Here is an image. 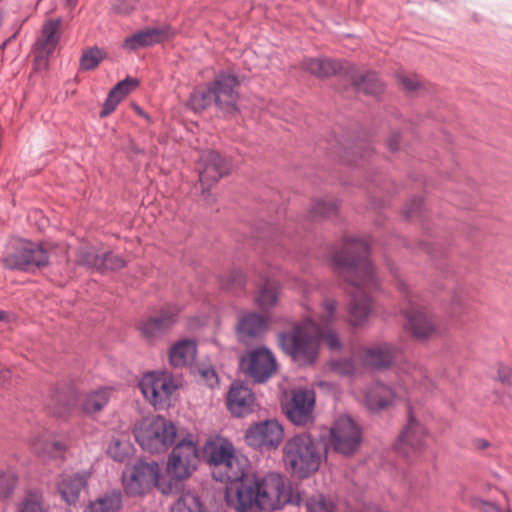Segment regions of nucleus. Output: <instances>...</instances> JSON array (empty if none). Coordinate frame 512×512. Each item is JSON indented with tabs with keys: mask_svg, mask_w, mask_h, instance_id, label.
<instances>
[{
	"mask_svg": "<svg viewBox=\"0 0 512 512\" xmlns=\"http://www.w3.org/2000/svg\"><path fill=\"white\" fill-rule=\"evenodd\" d=\"M246 462L245 458L239 457L234 453L217 469H212V475L218 481L229 482L227 486L243 484L246 482V479H243L245 476Z\"/></svg>",
	"mask_w": 512,
	"mask_h": 512,
	"instance_id": "nucleus-24",
	"label": "nucleus"
},
{
	"mask_svg": "<svg viewBox=\"0 0 512 512\" xmlns=\"http://www.w3.org/2000/svg\"><path fill=\"white\" fill-rule=\"evenodd\" d=\"M303 67L319 78L330 77L344 71L349 75L355 88L366 94H378L383 90V84L375 73L367 72L355 75L354 67L348 62L341 63L327 58H309L304 61Z\"/></svg>",
	"mask_w": 512,
	"mask_h": 512,
	"instance_id": "nucleus-5",
	"label": "nucleus"
},
{
	"mask_svg": "<svg viewBox=\"0 0 512 512\" xmlns=\"http://www.w3.org/2000/svg\"><path fill=\"white\" fill-rule=\"evenodd\" d=\"M199 450L192 439L185 438L178 442L169 456L167 472L176 479L188 478L199 464Z\"/></svg>",
	"mask_w": 512,
	"mask_h": 512,
	"instance_id": "nucleus-11",
	"label": "nucleus"
},
{
	"mask_svg": "<svg viewBox=\"0 0 512 512\" xmlns=\"http://www.w3.org/2000/svg\"><path fill=\"white\" fill-rule=\"evenodd\" d=\"M412 215V211L407 212V216L410 217Z\"/></svg>",
	"mask_w": 512,
	"mask_h": 512,
	"instance_id": "nucleus-60",
	"label": "nucleus"
},
{
	"mask_svg": "<svg viewBox=\"0 0 512 512\" xmlns=\"http://www.w3.org/2000/svg\"><path fill=\"white\" fill-rule=\"evenodd\" d=\"M482 511L483 512H510L509 509L500 508L499 506L495 505L494 503H483L482 505Z\"/></svg>",
	"mask_w": 512,
	"mask_h": 512,
	"instance_id": "nucleus-52",
	"label": "nucleus"
},
{
	"mask_svg": "<svg viewBox=\"0 0 512 512\" xmlns=\"http://www.w3.org/2000/svg\"><path fill=\"white\" fill-rule=\"evenodd\" d=\"M315 394L309 389H295L285 406L289 420L295 425H306L313 419Z\"/></svg>",
	"mask_w": 512,
	"mask_h": 512,
	"instance_id": "nucleus-17",
	"label": "nucleus"
},
{
	"mask_svg": "<svg viewBox=\"0 0 512 512\" xmlns=\"http://www.w3.org/2000/svg\"><path fill=\"white\" fill-rule=\"evenodd\" d=\"M197 354L196 342L182 339L174 343L168 353L169 364L174 368H183L193 363Z\"/></svg>",
	"mask_w": 512,
	"mask_h": 512,
	"instance_id": "nucleus-26",
	"label": "nucleus"
},
{
	"mask_svg": "<svg viewBox=\"0 0 512 512\" xmlns=\"http://www.w3.org/2000/svg\"><path fill=\"white\" fill-rule=\"evenodd\" d=\"M138 81L133 78H126L115 85V87L109 92L108 97L103 105L100 112L101 117H106L111 114L120 103V101L128 95L136 86Z\"/></svg>",
	"mask_w": 512,
	"mask_h": 512,
	"instance_id": "nucleus-30",
	"label": "nucleus"
},
{
	"mask_svg": "<svg viewBox=\"0 0 512 512\" xmlns=\"http://www.w3.org/2000/svg\"><path fill=\"white\" fill-rule=\"evenodd\" d=\"M398 352V349L389 343L374 345L361 349L357 358L362 366L381 370L389 367Z\"/></svg>",
	"mask_w": 512,
	"mask_h": 512,
	"instance_id": "nucleus-19",
	"label": "nucleus"
},
{
	"mask_svg": "<svg viewBox=\"0 0 512 512\" xmlns=\"http://www.w3.org/2000/svg\"><path fill=\"white\" fill-rule=\"evenodd\" d=\"M407 328L418 339H426L436 333L433 318L423 310L411 309L405 313Z\"/></svg>",
	"mask_w": 512,
	"mask_h": 512,
	"instance_id": "nucleus-25",
	"label": "nucleus"
},
{
	"mask_svg": "<svg viewBox=\"0 0 512 512\" xmlns=\"http://www.w3.org/2000/svg\"><path fill=\"white\" fill-rule=\"evenodd\" d=\"M409 376L401 379V382L392 385L376 381L363 392L364 405L372 412H380L394 407L402 402L409 401L407 385Z\"/></svg>",
	"mask_w": 512,
	"mask_h": 512,
	"instance_id": "nucleus-7",
	"label": "nucleus"
},
{
	"mask_svg": "<svg viewBox=\"0 0 512 512\" xmlns=\"http://www.w3.org/2000/svg\"><path fill=\"white\" fill-rule=\"evenodd\" d=\"M240 367L245 374L261 383L276 371V359L269 349L256 348L241 357Z\"/></svg>",
	"mask_w": 512,
	"mask_h": 512,
	"instance_id": "nucleus-14",
	"label": "nucleus"
},
{
	"mask_svg": "<svg viewBox=\"0 0 512 512\" xmlns=\"http://www.w3.org/2000/svg\"><path fill=\"white\" fill-rule=\"evenodd\" d=\"M104 58V52L98 48H90L83 52L80 59V68L88 71L99 65Z\"/></svg>",
	"mask_w": 512,
	"mask_h": 512,
	"instance_id": "nucleus-44",
	"label": "nucleus"
},
{
	"mask_svg": "<svg viewBox=\"0 0 512 512\" xmlns=\"http://www.w3.org/2000/svg\"><path fill=\"white\" fill-rule=\"evenodd\" d=\"M429 440L428 429L410 413L407 423L399 435L397 450L407 458H418L428 447Z\"/></svg>",
	"mask_w": 512,
	"mask_h": 512,
	"instance_id": "nucleus-12",
	"label": "nucleus"
},
{
	"mask_svg": "<svg viewBox=\"0 0 512 512\" xmlns=\"http://www.w3.org/2000/svg\"><path fill=\"white\" fill-rule=\"evenodd\" d=\"M307 512H334V503L323 495L310 498L306 503Z\"/></svg>",
	"mask_w": 512,
	"mask_h": 512,
	"instance_id": "nucleus-45",
	"label": "nucleus"
},
{
	"mask_svg": "<svg viewBox=\"0 0 512 512\" xmlns=\"http://www.w3.org/2000/svg\"><path fill=\"white\" fill-rule=\"evenodd\" d=\"M101 260L103 261L101 269L99 270L101 272L118 270L123 268L126 264V261L121 256L115 255L111 252L101 254Z\"/></svg>",
	"mask_w": 512,
	"mask_h": 512,
	"instance_id": "nucleus-47",
	"label": "nucleus"
},
{
	"mask_svg": "<svg viewBox=\"0 0 512 512\" xmlns=\"http://www.w3.org/2000/svg\"><path fill=\"white\" fill-rule=\"evenodd\" d=\"M337 212V204L332 199H321L314 203L312 213L317 217H331Z\"/></svg>",
	"mask_w": 512,
	"mask_h": 512,
	"instance_id": "nucleus-46",
	"label": "nucleus"
},
{
	"mask_svg": "<svg viewBox=\"0 0 512 512\" xmlns=\"http://www.w3.org/2000/svg\"><path fill=\"white\" fill-rule=\"evenodd\" d=\"M323 457L320 443L308 433L294 435L283 447L286 468L299 478H307L317 472Z\"/></svg>",
	"mask_w": 512,
	"mask_h": 512,
	"instance_id": "nucleus-4",
	"label": "nucleus"
},
{
	"mask_svg": "<svg viewBox=\"0 0 512 512\" xmlns=\"http://www.w3.org/2000/svg\"><path fill=\"white\" fill-rule=\"evenodd\" d=\"M204 453L209 465L217 469L235 453V449L230 441L218 438L206 443Z\"/></svg>",
	"mask_w": 512,
	"mask_h": 512,
	"instance_id": "nucleus-29",
	"label": "nucleus"
},
{
	"mask_svg": "<svg viewBox=\"0 0 512 512\" xmlns=\"http://www.w3.org/2000/svg\"><path fill=\"white\" fill-rule=\"evenodd\" d=\"M77 262L88 268L100 270L103 261L94 247H81L77 252Z\"/></svg>",
	"mask_w": 512,
	"mask_h": 512,
	"instance_id": "nucleus-40",
	"label": "nucleus"
},
{
	"mask_svg": "<svg viewBox=\"0 0 512 512\" xmlns=\"http://www.w3.org/2000/svg\"><path fill=\"white\" fill-rule=\"evenodd\" d=\"M246 281L245 276L240 270H232L227 274V279L223 285L227 288L240 287Z\"/></svg>",
	"mask_w": 512,
	"mask_h": 512,
	"instance_id": "nucleus-50",
	"label": "nucleus"
},
{
	"mask_svg": "<svg viewBox=\"0 0 512 512\" xmlns=\"http://www.w3.org/2000/svg\"><path fill=\"white\" fill-rule=\"evenodd\" d=\"M111 390L100 388L86 393L81 400V408L86 414H94L101 411L110 400Z\"/></svg>",
	"mask_w": 512,
	"mask_h": 512,
	"instance_id": "nucleus-33",
	"label": "nucleus"
},
{
	"mask_svg": "<svg viewBox=\"0 0 512 512\" xmlns=\"http://www.w3.org/2000/svg\"><path fill=\"white\" fill-rule=\"evenodd\" d=\"M12 377V372L9 369L0 368V385H6Z\"/></svg>",
	"mask_w": 512,
	"mask_h": 512,
	"instance_id": "nucleus-53",
	"label": "nucleus"
},
{
	"mask_svg": "<svg viewBox=\"0 0 512 512\" xmlns=\"http://www.w3.org/2000/svg\"><path fill=\"white\" fill-rule=\"evenodd\" d=\"M4 319V312L0 311V320Z\"/></svg>",
	"mask_w": 512,
	"mask_h": 512,
	"instance_id": "nucleus-59",
	"label": "nucleus"
},
{
	"mask_svg": "<svg viewBox=\"0 0 512 512\" xmlns=\"http://www.w3.org/2000/svg\"><path fill=\"white\" fill-rule=\"evenodd\" d=\"M180 307L177 305H169L163 309L159 316L151 317L143 320L139 324L141 334L147 340H154L162 333L169 329L177 320Z\"/></svg>",
	"mask_w": 512,
	"mask_h": 512,
	"instance_id": "nucleus-20",
	"label": "nucleus"
},
{
	"mask_svg": "<svg viewBox=\"0 0 512 512\" xmlns=\"http://www.w3.org/2000/svg\"><path fill=\"white\" fill-rule=\"evenodd\" d=\"M139 388L151 405L156 409H164L170 406L178 385L168 373L148 372L140 380Z\"/></svg>",
	"mask_w": 512,
	"mask_h": 512,
	"instance_id": "nucleus-9",
	"label": "nucleus"
},
{
	"mask_svg": "<svg viewBox=\"0 0 512 512\" xmlns=\"http://www.w3.org/2000/svg\"><path fill=\"white\" fill-rule=\"evenodd\" d=\"M277 301L278 288L266 279L259 287L256 303L262 310H269L277 304Z\"/></svg>",
	"mask_w": 512,
	"mask_h": 512,
	"instance_id": "nucleus-36",
	"label": "nucleus"
},
{
	"mask_svg": "<svg viewBox=\"0 0 512 512\" xmlns=\"http://www.w3.org/2000/svg\"><path fill=\"white\" fill-rule=\"evenodd\" d=\"M17 474L9 469L0 471V499H6L12 495L17 485Z\"/></svg>",
	"mask_w": 512,
	"mask_h": 512,
	"instance_id": "nucleus-42",
	"label": "nucleus"
},
{
	"mask_svg": "<svg viewBox=\"0 0 512 512\" xmlns=\"http://www.w3.org/2000/svg\"><path fill=\"white\" fill-rule=\"evenodd\" d=\"M29 445L35 453L43 456H54L65 448L61 442L54 440L52 433L46 429L34 431L29 439Z\"/></svg>",
	"mask_w": 512,
	"mask_h": 512,
	"instance_id": "nucleus-27",
	"label": "nucleus"
},
{
	"mask_svg": "<svg viewBox=\"0 0 512 512\" xmlns=\"http://www.w3.org/2000/svg\"><path fill=\"white\" fill-rule=\"evenodd\" d=\"M199 161V180L205 194L206 189L229 173L230 165L219 153L212 150L202 152Z\"/></svg>",
	"mask_w": 512,
	"mask_h": 512,
	"instance_id": "nucleus-18",
	"label": "nucleus"
},
{
	"mask_svg": "<svg viewBox=\"0 0 512 512\" xmlns=\"http://www.w3.org/2000/svg\"><path fill=\"white\" fill-rule=\"evenodd\" d=\"M135 439L151 454L165 452L175 441L176 427L162 416L142 421L135 429Z\"/></svg>",
	"mask_w": 512,
	"mask_h": 512,
	"instance_id": "nucleus-6",
	"label": "nucleus"
},
{
	"mask_svg": "<svg viewBox=\"0 0 512 512\" xmlns=\"http://www.w3.org/2000/svg\"><path fill=\"white\" fill-rule=\"evenodd\" d=\"M398 138H399V136H398V135H393V136L391 137V139L389 140L388 145H389V148H390L392 151L396 150V149H397V147H398Z\"/></svg>",
	"mask_w": 512,
	"mask_h": 512,
	"instance_id": "nucleus-54",
	"label": "nucleus"
},
{
	"mask_svg": "<svg viewBox=\"0 0 512 512\" xmlns=\"http://www.w3.org/2000/svg\"><path fill=\"white\" fill-rule=\"evenodd\" d=\"M368 255L367 240L347 238L342 249L332 257L339 274L351 285L349 317L353 326L363 325L368 320L371 314V299L368 294L379 285Z\"/></svg>",
	"mask_w": 512,
	"mask_h": 512,
	"instance_id": "nucleus-1",
	"label": "nucleus"
},
{
	"mask_svg": "<svg viewBox=\"0 0 512 512\" xmlns=\"http://www.w3.org/2000/svg\"><path fill=\"white\" fill-rule=\"evenodd\" d=\"M239 82L234 75L222 73L210 84L214 104L222 111L231 113L237 110Z\"/></svg>",
	"mask_w": 512,
	"mask_h": 512,
	"instance_id": "nucleus-16",
	"label": "nucleus"
},
{
	"mask_svg": "<svg viewBox=\"0 0 512 512\" xmlns=\"http://www.w3.org/2000/svg\"><path fill=\"white\" fill-rule=\"evenodd\" d=\"M398 79L407 92H413L419 87V81L415 76L399 75Z\"/></svg>",
	"mask_w": 512,
	"mask_h": 512,
	"instance_id": "nucleus-51",
	"label": "nucleus"
},
{
	"mask_svg": "<svg viewBox=\"0 0 512 512\" xmlns=\"http://www.w3.org/2000/svg\"><path fill=\"white\" fill-rule=\"evenodd\" d=\"M321 339L332 350L341 348L337 333L330 327H319L311 318H305L290 332L279 335V343L283 351L299 365H311L315 362Z\"/></svg>",
	"mask_w": 512,
	"mask_h": 512,
	"instance_id": "nucleus-3",
	"label": "nucleus"
},
{
	"mask_svg": "<svg viewBox=\"0 0 512 512\" xmlns=\"http://www.w3.org/2000/svg\"><path fill=\"white\" fill-rule=\"evenodd\" d=\"M496 369V379L503 385L509 387L508 396L512 404V367L499 363L497 364Z\"/></svg>",
	"mask_w": 512,
	"mask_h": 512,
	"instance_id": "nucleus-48",
	"label": "nucleus"
},
{
	"mask_svg": "<svg viewBox=\"0 0 512 512\" xmlns=\"http://www.w3.org/2000/svg\"><path fill=\"white\" fill-rule=\"evenodd\" d=\"M225 500L237 512L273 511L292 501L284 477L276 472L246 478L243 484L226 486Z\"/></svg>",
	"mask_w": 512,
	"mask_h": 512,
	"instance_id": "nucleus-2",
	"label": "nucleus"
},
{
	"mask_svg": "<svg viewBox=\"0 0 512 512\" xmlns=\"http://www.w3.org/2000/svg\"><path fill=\"white\" fill-rule=\"evenodd\" d=\"M74 404V396L72 392L62 393L56 392L51 398V408L57 416H63L69 408Z\"/></svg>",
	"mask_w": 512,
	"mask_h": 512,
	"instance_id": "nucleus-41",
	"label": "nucleus"
},
{
	"mask_svg": "<svg viewBox=\"0 0 512 512\" xmlns=\"http://www.w3.org/2000/svg\"><path fill=\"white\" fill-rule=\"evenodd\" d=\"M487 446H488V443L486 441H482L481 444H480L481 448H485Z\"/></svg>",
	"mask_w": 512,
	"mask_h": 512,
	"instance_id": "nucleus-58",
	"label": "nucleus"
},
{
	"mask_svg": "<svg viewBox=\"0 0 512 512\" xmlns=\"http://www.w3.org/2000/svg\"><path fill=\"white\" fill-rule=\"evenodd\" d=\"M133 447L125 435L113 436L107 444L106 453L116 462H126L131 454Z\"/></svg>",
	"mask_w": 512,
	"mask_h": 512,
	"instance_id": "nucleus-34",
	"label": "nucleus"
},
{
	"mask_svg": "<svg viewBox=\"0 0 512 512\" xmlns=\"http://www.w3.org/2000/svg\"><path fill=\"white\" fill-rule=\"evenodd\" d=\"M361 436L359 425L349 415H341L330 428L328 443L337 453L351 455L358 449Z\"/></svg>",
	"mask_w": 512,
	"mask_h": 512,
	"instance_id": "nucleus-10",
	"label": "nucleus"
},
{
	"mask_svg": "<svg viewBox=\"0 0 512 512\" xmlns=\"http://www.w3.org/2000/svg\"><path fill=\"white\" fill-rule=\"evenodd\" d=\"M171 512H205V509L197 495L186 492L173 504Z\"/></svg>",
	"mask_w": 512,
	"mask_h": 512,
	"instance_id": "nucleus-37",
	"label": "nucleus"
},
{
	"mask_svg": "<svg viewBox=\"0 0 512 512\" xmlns=\"http://www.w3.org/2000/svg\"><path fill=\"white\" fill-rule=\"evenodd\" d=\"M397 286L400 291L406 290V283L401 279L398 280Z\"/></svg>",
	"mask_w": 512,
	"mask_h": 512,
	"instance_id": "nucleus-55",
	"label": "nucleus"
},
{
	"mask_svg": "<svg viewBox=\"0 0 512 512\" xmlns=\"http://www.w3.org/2000/svg\"><path fill=\"white\" fill-rule=\"evenodd\" d=\"M299 286H300V288H302V286H303V292H304V293H306V292H307L306 286L304 285V283H303V282H299Z\"/></svg>",
	"mask_w": 512,
	"mask_h": 512,
	"instance_id": "nucleus-56",
	"label": "nucleus"
},
{
	"mask_svg": "<svg viewBox=\"0 0 512 512\" xmlns=\"http://www.w3.org/2000/svg\"><path fill=\"white\" fill-rule=\"evenodd\" d=\"M90 473L87 471L64 474L57 483V491L61 499L68 505H76L80 495L87 488Z\"/></svg>",
	"mask_w": 512,
	"mask_h": 512,
	"instance_id": "nucleus-21",
	"label": "nucleus"
},
{
	"mask_svg": "<svg viewBox=\"0 0 512 512\" xmlns=\"http://www.w3.org/2000/svg\"><path fill=\"white\" fill-rule=\"evenodd\" d=\"M200 381L210 388H214L219 383L216 371L212 367H203L199 369Z\"/></svg>",
	"mask_w": 512,
	"mask_h": 512,
	"instance_id": "nucleus-49",
	"label": "nucleus"
},
{
	"mask_svg": "<svg viewBox=\"0 0 512 512\" xmlns=\"http://www.w3.org/2000/svg\"><path fill=\"white\" fill-rule=\"evenodd\" d=\"M122 492L111 490L94 501H91L84 509V512H120L122 508Z\"/></svg>",
	"mask_w": 512,
	"mask_h": 512,
	"instance_id": "nucleus-31",
	"label": "nucleus"
},
{
	"mask_svg": "<svg viewBox=\"0 0 512 512\" xmlns=\"http://www.w3.org/2000/svg\"><path fill=\"white\" fill-rule=\"evenodd\" d=\"M267 328V321L257 313H247L240 317L237 324V333L241 339L254 337Z\"/></svg>",
	"mask_w": 512,
	"mask_h": 512,
	"instance_id": "nucleus-32",
	"label": "nucleus"
},
{
	"mask_svg": "<svg viewBox=\"0 0 512 512\" xmlns=\"http://www.w3.org/2000/svg\"><path fill=\"white\" fill-rule=\"evenodd\" d=\"M159 476L158 463L138 461L133 466L125 468L122 473V484L126 494L130 496L144 495L154 486L166 493V490L160 485Z\"/></svg>",
	"mask_w": 512,
	"mask_h": 512,
	"instance_id": "nucleus-8",
	"label": "nucleus"
},
{
	"mask_svg": "<svg viewBox=\"0 0 512 512\" xmlns=\"http://www.w3.org/2000/svg\"><path fill=\"white\" fill-rule=\"evenodd\" d=\"M4 266L9 269L32 271L49 263V256L42 245L22 242L13 254L3 259Z\"/></svg>",
	"mask_w": 512,
	"mask_h": 512,
	"instance_id": "nucleus-13",
	"label": "nucleus"
},
{
	"mask_svg": "<svg viewBox=\"0 0 512 512\" xmlns=\"http://www.w3.org/2000/svg\"><path fill=\"white\" fill-rule=\"evenodd\" d=\"M169 36L170 33L166 29H146L127 37L124 41V47L129 50H137L142 47L160 43Z\"/></svg>",
	"mask_w": 512,
	"mask_h": 512,
	"instance_id": "nucleus-28",
	"label": "nucleus"
},
{
	"mask_svg": "<svg viewBox=\"0 0 512 512\" xmlns=\"http://www.w3.org/2000/svg\"><path fill=\"white\" fill-rule=\"evenodd\" d=\"M284 437L282 425L274 419L255 423L245 433V440L251 447L277 448Z\"/></svg>",
	"mask_w": 512,
	"mask_h": 512,
	"instance_id": "nucleus-15",
	"label": "nucleus"
},
{
	"mask_svg": "<svg viewBox=\"0 0 512 512\" xmlns=\"http://www.w3.org/2000/svg\"><path fill=\"white\" fill-rule=\"evenodd\" d=\"M358 358L339 359L331 362V368L339 375L352 376L360 372V368L356 363Z\"/></svg>",
	"mask_w": 512,
	"mask_h": 512,
	"instance_id": "nucleus-43",
	"label": "nucleus"
},
{
	"mask_svg": "<svg viewBox=\"0 0 512 512\" xmlns=\"http://www.w3.org/2000/svg\"><path fill=\"white\" fill-rule=\"evenodd\" d=\"M60 26V19H50L43 24L41 37L35 44L37 61L45 62L55 51L60 40Z\"/></svg>",
	"mask_w": 512,
	"mask_h": 512,
	"instance_id": "nucleus-22",
	"label": "nucleus"
},
{
	"mask_svg": "<svg viewBox=\"0 0 512 512\" xmlns=\"http://www.w3.org/2000/svg\"><path fill=\"white\" fill-rule=\"evenodd\" d=\"M254 394L245 385L233 383L227 396V408L237 417L245 416L253 411Z\"/></svg>",
	"mask_w": 512,
	"mask_h": 512,
	"instance_id": "nucleus-23",
	"label": "nucleus"
},
{
	"mask_svg": "<svg viewBox=\"0 0 512 512\" xmlns=\"http://www.w3.org/2000/svg\"><path fill=\"white\" fill-rule=\"evenodd\" d=\"M214 103L213 92L209 85L207 89L195 90L188 101V106L195 112H200Z\"/></svg>",
	"mask_w": 512,
	"mask_h": 512,
	"instance_id": "nucleus-39",
	"label": "nucleus"
},
{
	"mask_svg": "<svg viewBox=\"0 0 512 512\" xmlns=\"http://www.w3.org/2000/svg\"><path fill=\"white\" fill-rule=\"evenodd\" d=\"M50 507L39 491H28L18 506V512H49Z\"/></svg>",
	"mask_w": 512,
	"mask_h": 512,
	"instance_id": "nucleus-35",
	"label": "nucleus"
},
{
	"mask_svg": "<svg viewBox=\"0 0 512 512\" xmlns=\"http://www.w3.org/2000/svg\"><path fill=\"white\" fill-rule=\"evenodd\" d=\"M338 302L335 299L326 297L322 300L320 311L317 316V323L319 327H329L338 317L337 313Z\"/></svg>",
	"mask_w": 512,
	"mask_h": 512,
	"instance_id": "nucleus-38",
	"label": "nucleus"
},
{
	"mask_svg": "<svg viewBox=\"0 0 512 512\" xmlns=\"http://www.w3.org/2000/svg\"><path fill=\"white\" fill-rule=\"evenodd\" d=\"M67 3L70 5V6H74L76 4V0H66Z\"/></svg>",
	"mask_w": 512,
	"mask_h": 512,
	"instance_id": "nucleus-57",
	"label": "nucleus"
}]
</instances>
